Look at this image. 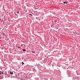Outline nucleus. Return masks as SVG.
<instances>
[{
    "label": "nucleus",
    "instance_id": "6",
    "mask_svg": "<svg viewBox=\"0 0 80 80\" xmlns=\"http://www.w3.org/2000/svg\"><path fill=\"white\" fill-rule=\"evenodd\" d=\"M18 13H19V11H18V12H17Z\"/></svg>",
    "mask_w": 80,
    "mask_h": 80
},
{
    "label": "nucleus",
    "instance_id": "7",
    "mask_svg": "<svg viewBox=\"0 0 80 80\" xmlns=\"http://www.w3.org/2000/svg\"><path fill=\"white\" fill-rule=\"evenodd\" d=\"M66 4H67V3H68L67 2H66Z\"/></svg>",
    "mask_w": 80,
    "mask_h": 80
},
{
    "label": "nucleus",
    "instance_id": "3",
    "mask_svg": "<svg viewBox=\"0 0 80 80\" xmlns=\"http://www.w3.org/2000/svg\"><path fill=\"white\" fill-rule=\"evenodd\" d=\"M66 2H63V3L65 4V3H66Z\"/></svg>",
    "mask_w": 80,
    "mask_h": 80
},
{
    "label": "nucleus",
    "instance_id": "2",
    "mask_svg": "<svg viewBox=\"0 0 80 80\" xmlns=\"http://www.w3.org/2000/svg\"><path fill=\"white\" fill-rule=\"evenodd\" d=\"M22 50H23V52H25L26 51V50H25V49H22Z\"/></svg>",
    "mask_w": 80,
    "mask_h": 80
},
{
    "label": "nucleus",
    "instance_id": "4",
    "mask_svg": "<svg viewBox=\"0 0 80 80\" xmlns=\"http://www.w3.org/2000/svg\"><path fill=\"white\" fill-rule=\"evenodd\" d=\"M10 74H12V73H12V72H10Z\"/></svg>",
    "mask_w": 80,
    "mask_h": 80
},
{
    "label": "nucleus",
    "instance_id": "9",
    "mask_svg": "<svg viewBox=\"0 0 80 80\" xmlns=\"http://www.w3.org/2000/svg\"><path fill=\"white\" fill-rule=\"evenodd\" d=\"M18 48H20V47H18Z\"/></svg>",
    "mask_w": 80,
    "mask_h": 80
},
{
    "label": "nucleus",
    "instance_id": "8",
    "mask_svg": "<svg viewBox=\"0 0 80 80\" xmlns=\"http://www.w3.org/2000/svg\"><path fill=\"white\" fill-rule=\"evenodd\" d=\"M29 15H32V14H29Z\"/></svg>",
    "mask_w": 80,
    "mask_h": 80
},
{
    "label": "nucleus",
    "instance_id": "1",
    "mask_svg": "<svg viewBox=\"0 0 80 80\" xmlns=\"http://www.w3.org/2000/svg\"><path fill=\"white\" fill-rule=\"evenodd\" d=\"M2 74H3V72L0 71V75H2Z\"/></svg>",
    "mask_w": 80,
    "mask_h": 80
},
{
    "label": "nucleus",
    "instance_id": "5",
    "mask_svg": "<svg viewBox=\"0 0 80 80\" xmlns=\"http://www.w3.org/2000/svg\"><path fill=\"white\" fill-rule=\"evenodd\" d=\"M22 64H24V63H23V62H22Z\"/></svg>",
    "mask_w": 80,
    "mask_h": 80
}]
</instances>
